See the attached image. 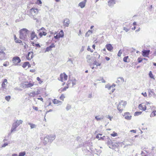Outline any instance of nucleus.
Masks as SVG:
<instances>
[{"label": "nucleus", "mask_w": 156, "mask_h": 156, "mask_svg": "<svg viewBox=\"0 0 156 156\" xmlns=\"http://www.w3.org/2000/svg\"><path fill=\"white\" fill-rule=\"evenodd\" d=\"M122 54V51L121 50H120L119 51V52L117 54V55L119 57H120V56H121Z\"/></svg>", "instance_id": "43"}, {"label": "nucleus", "mask_w": 156, "mask_h": 156, "mask_svg": "<svg viewBox=\"0 0 156 156\" xmlns=\"http://www.w3.org/2000/svg\"><path fill=\"white\" fill-rule=\"evenodd\" d=\"M34 84L32 83H28V84H25L23 85V87H30L33 86Z\"/></svg>", "instance_id": "20"}, {"label": "nucleus", "mask_w": 156, "mask_h": 156, "mask_svg": "<svg viewBox=\"0 0 156 156\" xmlns=\"http://www.w3.org/2000/svg\"><path fill=\"white\" fill-rule=\"evenodd\" d=\"M8 144L7 143H5L3 144L2 145V147H5L6 146L8 145Z\"/></svg>", "instance_id": "51"}, {"label": "nucleus", "mask_w": 156, "mask_h": 156, "mask_svg": "<svg viewBox=\"0 0 156 156\" xmlns=\"http://www.w3.org/2000/svg\"><path fill=\"white\" fill-rule=\"evenodd\" d=\"M49 138L48 136H46L44 139V140L46 142H49Z\"/></svg>", "instance_id": "38"}, {"label": "nucleus", "mask_w": 156, "mask_h": 156, "mask_svg": "<svg viewBox=\"0 0 156 156\" xmlns=\"http://www.w3.org/2000/svg\"><path fill=\"white\" fill-rule=\"evenodd\" d=\"M115 4V0H109L108 2V5L110 7L113 6Z\"/></svg>", "instance_id": "12"}, {"label": "nucleus", "mask_w": 156, "mask_h": 156, "mask_svg": "<svg viewBox=\"0 0 156 156\" xmlns=\"http://www.w3.org/2000/svg\"><path fill=\"white\" fill-rule=\"evenodd\" d=\"M5 83H7V80L6 79H4L2 84V87L3 89L5 88Z\"/></svg>", "instance_id": "19"}, {"label": "nucleus", "mask_w": 156, "mask_h": 156, "mask_svg": "<svg viewBox=\"0 0 156 156\" xmlns=\"http://www.w3.org/2000/svg\"><path fill=\"white\" fill-rule=\"evenodd\" d=\"M29 64V62H26L24 63L23 64V65L22 67L23 68H25L27 66V65Z\"/></svg>", "instance_id": "28"}, {"label": "nucleus", "mask_w": 156, "mask_h": 156, "mask_svg": "<svg viewBox=\"0 0 156 156\" xmlns=\"http://www.w3.org/2000/svg\"><path fill=\"white\" fill-rule=\"evenodd\" d=\"M149 94H151V93L153 95L155 94L154 93L153 91V90H149Z\"/></svg>", "instance_id": "47"}, {"label": "nucleus", "mask_w": 156, "mask_h": 156, "mask_svg": "<svg viewBox=\"0 0 156 156\" xmlns=\"http://www.w3.org/2000/svg\"><path fill=\"white\" fill-rule=\"evenodd\" d=\"M105 87L107 88L108 90H110L111 89L112 86H110L109 84H108L105 85Z\"/></svg>", "instance_id": "30"}, {"label": "nucleus", "mask_w": 156, "mask_h": 156, "mask_svg": "<svg viewBox=\"0 0 156 156\" xmlns=\"http://www.w3.org/2000/svg\"><path fill=\"white\" fill-rule=\"evenodd\" d=\"M27 124L29 125H30V127H31V129H33V128H35L36 127V125L34 124H32V123H31L30 122H28L27 123Z\"/></svg>", "instance_id": "24"}, {"label": "nucleus", "mask_w": 156, "mask_h": 156, "mask_svg": "<svg viewBox=\"0 0 156 156\" xmlns=\"http://www.w3.org/2000/svg\"><path fill=\"white\" fill-rule=\"evenodd\" d=\"M54 37L56 39H58L60 38V37L58 35H56V36H55Z\"/></svg>", "instance_id": "50"}, {"label": "nucleus", "mask_w": 156, "mask_h": 156, "mask_svg": "<svg viewBox=\"0 0 156 156\" xmlns=\"http://www.w3.org/2000/svg\"><path fill=\"white\" fill-rule=\"evenodd\" d=\"M29 32L30 31L26 28L21 29L20 31V38L25 41H27L28 38L27 34H29Z\"/></svg>", "instance_id": "1"}, {"label": "nucleus", "mask_w": 156, "mask_h": 156, "mask_svg": "<svg viewBox=\"0 0 156 156\" xmlns=\"http://www.w3.org/2000/svg\"><path fill=\"white\" fill-rule=\"evenodd\" d=\"M150 50H144L142 51V55L144 57H148L150 52Z\"/></svg>", "instance_id": "10"}, {"label": "nucleus", "mask_w": 156, "mask_h": 156, "mask_svg": "<svg viewBox=\"0 0 156 156\" xmlns=\"http://www.w3.org/2000/svg\"><path fill=\"white\" fill-rule=\"evenodd\" d=\"M71 107L70 105H68L66 107V109L67 110H68L71 108Z\"/></svg>", "instance_id": "56"}, {"label": "nucleus", "mask_w": 156, "mask_h": 156, "mask_svg": "<svg viewBox=\"0 0 156 156\" xmlns=\"http://www.w3.org/2000/svg\"><path fill=\"white\" fill-rule=\"evenodd\" d=\"M70 23L69 20L68 19H66L64 21V25L66 27H68Z\"/></svg>", "instance_id": "14"}, {"label": "nucleus", "mask_w": 156, "mask_h": 156, "mask_svg": "<svg viewBox=\"0 0 156 156\" xmlns=\"http://www.w3.org/2000/svg\"><path fill=\"white\" fill-rule=\"evenodd\" d=\"M155 116H156V110L153 111L150 115V116L151 117H153Z\"/></svg>", "instance_id": "29"}, {"label": "nucleus", "mask_w": 156, "mask_h": 156, "mask_svg": "<svg viewBox=\"0 0 156 156\" xmlns=\"http://www.w3.org/2000/svg\"><path fill=\"white\" fill-rule=\"evenodd\" d=\"M15 41L16 43H22L21 41L18 39H17Z\"/></svg>", "instance_id": "46"}, {"label": "nucleus", "mask_w": 156, "mask_h": 156, "mask_svg": "<svg viewBox=\"0 0 156 156\" xmlns=\"http://www.w3.org/2000/svg\"><path fill=\"white\" fill-rule=\"evenodd\" d=\"M23 121L21 120H17L16 122H14L12 125V127L11 128V132L15 131L16 128L20 124L22 123Z\"/></svg>", "instance_id": "3"}, {"label": "nucleus", "mask_w": 156, "mask_h": 156, "mask_svg": "<svg viewBox=\"0 0 156 156\" xmlns=\"http://www.w3.org/2000/svg\"><path fill=\"white\" fill-rule=\"evenodd\" d=\"M47 34V33L44 31H42L39 33V35L41 37H42V36H45Z\"/></svg>", "instance_id": "25"}, {"label": "nucleus", "mask_w": 156, "mask_h": 156, "mask_svg": "<svg viewBox=\"0 0 156 156\" xmlns=\"http://www.w3.org/2000/svg\"><path fill=\"white\" fill-rule=\"evenodd\" d=\"M142 112H136L134 113V115L135 116H138L139 115H141L142 113Z\"/></svg>", "instance_id": "31"}, {"label": "nucleus", "mask_w": 156, "mask_h": 156, "mask_svg": "<svg viewBox=\"0 0 156 156\" xmlns=\"http://www.w3.org/2000/svg\"><path fill=\"white\" fill-rule=\"evenodd\" d=\"M35 45V46H36V47H41L39 44H36Z\"/></svg>", "instance_id": "62"}, {"label": "nucleus", "mask_w": 156, "mask_h": 156, "mask_svg": "<svg viewBox=\"0 0 156 156\" xmlns=\"http://www.w3.org/2000/svg\"><path fill=\"white\" fill-rule=\"evenodd\" d=\"M128 58V56H126L125 57L123 58V61L124 62H127V59Z\"/></svg>", "instance_id": "41"}, {"label": "nucleus", "mask_w": 156, "mask_h": 156, "mask_svg": "<svg viewBox=\"0 0 156 156\" xmlns=\"http://www.w3.org/2000/svg\"><path fill=\"white\" fill-rule=\"evenodd\" d=\"M141 94L143 95L144 97H146L147 96V94L146 92H145L144 93H142Z\"/></svg>", "instance_id": "58"}, {"label": "nucleus", "mask_w": 156, "mask_h": 156, "mask_svg": "<svg viewBox=\"0 0 156 156\" xmlns=\"http://www.w3.org/2000/svg\"><path fill=\"white\" fill-rule=\"evenodd\" d=\"M129 114H130V113L129 112H125L124 113V114L123 115V116H125L126 115H129Z\"/></svg>", "instance_id": "61"}, {"label": "nucleus", "mask_w": 156, "mask_h": 156, "mask_svg": "<svg viewBox=\"0 0 156 156\" xmlns=\"http://www.w3.org/2000/svg\"><path fill=\"white\" fill-rule=\"evenodd\" d=\"M138 108L140 110L143 111H145L146 110L147 107L145 105H142V104H140L139 105Z\"/></svg>", "instance_id": "15"}, {"label": "nucleus", "mask_w": 156, "mask_h": 156, "mask_svg": "<svg viewBox=\"0 0 156 156\" xmlns=\"http://www.w3.org/2000/svg\"><path fill=\"white\" fill-rule=\"evenodd\" d=\"M37 35L35 34L34 31H32L30 34V39L34 40V41H37Z\"/></svg>", "instance_id": "8"}, {"label": "nucleus", "mask_w": 156, "mask_h": 156, "mask_svg": "<svg viewBox=\"0 0 156 156\" xmlns=\"http://www.w3.org/2000/svg\"><path fill=\"white\" fill-rule=\"evenodd\" d=\"M14 89L15 90H18L19 91H22V90L21 89L18 87H16V88H14Z\"/></svg>", "instance_id": "49"}, {"label": "nucleus", "mask_w": 156, "mask_h": 156, "mask_svg": "<svg viewBox=\"0 0 156 156\" xmlns=\"http://www.w3.org/2000/svg\"><path fill=\"white\" fill-rule=\"evenodd\" d=\"M124 81V79L122 77H119L118 78L117 80L116 83H119L120 82L123 83Z\"/></svg>", "instance_id": "18"}, {"label": "nucleus", "mask_w": 156, "mask_h": 156, "mask_svg": "<svg viewBox=\"0 0 156 156\" xmlns=\"http://www.w3.org/2000/svg\"><path fill=\"white\" fill-rule=\"evenodd\" d=\"M67 76L66 74L65 73L63 74H61L60 76V77L58 78V80L61 81L63 82V80H66L67 79Z\"/></svg>", "instance_id": "7"}, {"label": "nucleus", "mask_w": 156, "mask_h": 156, "mask_svg": "<svg viewBox=\"0 0 156 156\" xmlns=\"http://www.w3.org/2000/svg\"><path fill=\"white\" fill-rule=\"evenodd\" d=\"M149 76L151 78H153L154 77L153 74L151 73V71H150L149 74Z\"/></svg>", "instance_id": "44"}, {"label": "nucleus", "mask_w": 156, "mask_h": 156, "mask_svg": "<svg viewBox=\"0 0 156 156\" xmlns=\"http://www.w3.org/2000/svg\"><path fill=\"white\" fill-rule=\"evenodd\" d=\"M59 36L60 37H62L64 36V33L62 30H61L58 34Z\"/></svg>", "instance_id": "26"}, {"label": "nucleus", "mask_w": 156, "mask_h": 156, "mask_svg": "<svg viewBox=\"0 0 156 156\" xmlns=\"http://www.w3.org/2000/svg\"><path fill=\"white\" fill-rule=\"evenodd\" d=\"M126 104V101H121L119 102L117 107V108L120 113L122 112L123 108H125Z\"/></svg>", "instance_id": "2"}, {"label": "nucleus", "mask_w": 156, "mask_h": 156, "mask_svg": "<svg viewBox=\"0 0 156 156\" xmlns=\"http://www.w3.org/2000/svg\"><path fill=\"white\" fill-rule=\"evenodd\" d=\"M33 16V18L34 20H36V22L37 23H38L39 22V20L38 19L36 18L35 16Z\"/></svg>", "instance_id": "40"}, {"label": "nucleus", "mask_w": 156, "mask_h": 156, "mask_svg": "<svg viewBox=\"0 0 156 156\" xmlns=\"http://www.w3.org/2000/svg\"><path fill=\"white\" fill-rule=\"evenodd\" d=\"M36 95V93L35 92L30 93L29 95L30 96L32 97H34Z\"/></svg>", "instance_id": "36"}, {"label": "nucleus", "mask_w": 156, "mask_h": 156, "mask_svg": "<svg viewBox=\"0 0 156 156\" xmlns=\"http://www.w3.org/2000/svg\"><path fill=\"white\" fill-rule=\"evenodd\" d=\"M52 102H53V103L54 104H61L62 103V102L61 101H59L58 100H56V99H54L53 100Z\"/></svg>", "instance_id": "22"}, {"label": "nucleus", "mask_w": 156, "mask_h": 156, "mask_svg": "<svg viewBox=\"0 0 156 156\" xmlns=\"http://www.w3.org/2000/svg\"><path fill=\"white\" fill-rule=\"evenodd\" d=\"M33 51L29 52L26 57L27 59L29 60H30L33 57Z\"/></svg>", "instance_id": "11"}, {"label": "nucleus", "mask_w": 156, "mask_h": 156, "mask_svg": "<svg viewBox=\"0 0 156 156\" xmlns=\"http://www.w3.org/2000/svg\"><path fill=\"white\" fill-rule=\"evenodd\" d=\"M38 12L37 9L32 8L30 11V16L31 17V16H36Z\"/></svg>", "instance_id": "5"}, {"label": "nucleus", "mask_w": 156, "mask_h": 156, "mask_svg": "<svg viewBox=\"0 0 156 156\" xmlns=\"http://www.w3.org/2000/svg\"><path fill=\"white\" fill-rule=\"evenodd\" d=\"M51 49V48H50L49 47H48L46 48V49L45 51H50Z\"/></svg>", "instance_id": "48"}, {"label": "nucleus", "mask_w": 156, "mask_h": 156, "mask_svg": "<svg viewBox=\"0 0 156 156\" xmlns=\"http://www.w3.org/2000/svg\"><path fill=\"white\" fill-rule=\"evenodd\" d=\"M49 47L51 49L53 48H55V45H54V43H52Z\"/></svg>", "instance_id": "52"}, {"label": "nucleus", "mask_w": 156, "mask_h": 156, "mask_svg": "<svg viewBox=\"0 0 156 156\" xmlns=\"http://www.w3.org/2000/svg\"><path fill=\"white\" fill-rule=\"evenodd\" d=\"M65 98L64 95L63 94H62L61 96L59 98L61 100L63 101L64 98Z\"/></svg>", "instance_id": "42"}, {"label": "nucleus", "mask_w": 156, "mask_h": 156, "mask_svg": "<svg viewBox=\"0 0 156 156\" xmlns=\"http://www.w3.org/2000/svg\"><path fill=\"white\" fill-rule=\"evenodd\" d=\"M105 137V136H103L102 137H100V139L99 140H104V138Z\"/></svg>", "instance_id": "59"}, {"label": "nucleus", "mask_w": 156, "mask_h": 156, "mask_svg": "<svg viewBox=\"0 0 156 156\" xmlns=\"http://www.w3.org/2000/svg\"><path fill=\"white\" fill-rule=\"evenodd\" d=\"M78 5L81 8H84L85 5V2H81L79 3Z\"/></svg>", "instance_id": "21"}, {"label": "nucleus", "mask_w": 156, "mask_h": 156, "mask_svg": "<svg viewBox=\"0 0 156 156\" xmlns=\"http://www.w3.org/2000/svg\"><path fill=\"white\" fill-rule=\"evenodd\" d=\"M104 118V116L103 115H102L100 117H99L98 116H97L95 117V119H96L98 121L100 120L101 119H103Z\"/></svg>", "instance_id": "23"}, {"label": "nucleus", "mask_w": 156, "mask_h": 156, "mask_svg": "<svg viewBox=\"0 0 156 156\" xmlns=\"http://www.w3.org/2000/svg\"><path fill=\"white\" fill-rule=\"evenodd\" d=\"M92 33V31L90 30H89L87 32L86 34V36L88 37Z\"/></svg>", "instance_id": "27"}, {"label": "nucleus", "mask_w": 156, "mask_h": 156, "mask_svg": "<svg viewBox=\"0 0 156 156\" xmlns=\"http://www.w3.org/2000/svg\"><path fill=\"white\" fill-rule=\"evenodd\" d=\"M87 50L88 51H90L91 52H92L93 51V50H92L89 46H88Z\"/></svg>", "instance_id": "57"}, {"label": "nucleus", "mask_w": 156, "mask_h": 156, "mask_svg": "<svg viewBox=\"0 0 156 156\" xmlns=\"http://www.w3.org/2000/svg\"><path fill=\"white\" fill-rule=\"evenodd\" d=\"M125 118L127 120H130L131 119L132 116L131 115H126Z\"/></svg>", "instance_id": "35"}, {"label": "nucleus", "mask_w": 156, "mask_h": 156, "mask_svg": "<svg viewBox=\"0 0 156 156\" xmlns=\"http://www.w3.org/2000/svg\"><path fill=\"white\" fill-rule=\"evenodd\" d=\"M93 64L94 65H95L97 66H99L101 65V63H98L96 60L94 61V63Z\"/></svg>", "instance_id": "34"}, {"label": "nucleus", "mask_w": 156, "mask_h": 156, "mask_svg": "<svg viewBox=\"0 0 156 156\" xmlns=\"http://www.w3.org/2000/svg\"><path fill=\"white\" fill-rule=\"evenodd\" d=\"M26 154V152L25 151L21 152L19 153L18 156H24Z\"/></svg>", "instance_id": "37"}, {"label": "nucleus", "mask_w": 156, "mask_h": 156, "mask_svg": "<svg viewBox=\"0 0 156 156\" xmlns=\"http://www.w3.org/2000/svg\"><path fill=\"white\" fill-rule=\"evenodd\" d=\"M117 135V133L114 132V133L111 134V135L112 136H115Z\"/></svg>", "instance_id": "55"}, {"label": "nucleus", "mask_w": 156, "mask_h": 156, "mask_svg": "<svg viewBox=\"0 0 156 156\" xmlns=\"http://www.w3.org/2000/svg\"><path fill=\"white\" fill-rule=\"evenodd\" d=\"M1 54H5V53L3 52V51L1 49H0V55Z\"/></svg>", "instance_id": "60"}, {"label": "nucleus", "mask_w": 156, "mask_h": 156, "mask_svg": "<svg viewBox=\"0 0 156 156\" xmlns=\"http://www.w3.org/2000/svg\"><path fill=\"white\" fill-rule=\"evenodd\" d=\"M68 88V87H65L62 88L61 90V91H64L66 90V89Z\"/></svg>", "instance_id": "53"}, {"label": "nucleus", "mask_w": 156, "mask_h": 156, "mask_svg": "<svg viewBox=\"0 0 156 156\" xmlns=\"http://www.w3.org/2000/svg\"><path fill=\"white\" fill-rule=\"evenodd\" d=\"M107 143L110 148L112 149L115 148V146L113 144V143L112 142V141L111 140H109L108 141H107Z\"/></svg>", "instance_id": "9"}, {"label": "nucleus", "mask_w": 156, "mask_h": 156, "mask_svg": "<svg viewBox=\"0 0 156 156\" xmlns=\"http://www.w3.org/2000/svg\"><path fill=\"white\" fill-rule=\"evenodd\" d=\"M11 98V97L10 96L8 95L5 97V99L7 101H9Z\"/></svg>", "instance_id": "39"}, {"label": "nucleus", "mask_w": 156, "mask_h": 156, "mask_svg": "<svg viewBox=\"0 0 156 156\" xmlns=\"http://www.w3.org/2000/svg\"><path fill=\"white\" fill-rule=\"evenodd\" d=\"M76 80L75 78L72 79L71 80H68L67 82L68 86L71 87H73L76 85Z\"/></svg>", "instance_id": "6"}, {"label": "nucleus", "mask_w": 156, "mask_h": 156, "mask_svg": "<svg viewBox=\"0 0 156 156\" xmlns=\"http://www.w3.org/2000/svg\"><path fill=\"white\" fill-rule=\"evenodd\" d=\"M87 61L89 64L90 65H92L90 56V55H87L86 56Z\"/></svg>", "instance_id": "17"}, {"label": "nucleus", "mask_w": 156, "mask_h": 156, "mask_svg": "<svg viewBox=\"0 0 156 156\" xmlns=\"http://www.w3.org/2000/svg\"><path fill=\"white\" fill-rule=\"evenodd\" d=\"M94 55L95 56H96L95 57L98 58H99L100 55L98 54L97 52H94Z\"/></svg>", "instance_id": "33"}, {"label": "nucleus", "mask_w": 156, "mask_h": 156, "mask_svg": "<svg viewBox=\"0 0 156 156\" xmlns=\"http://www.w3.org/2000/svg\"><path fill=\"white\" fill-rule=\"evenodd\" d=\"M37 2L38 3V4H41L42 3V2L41 0H38L37 1Z\"/></svg>", "instance_id": "64"}, {"label": "nucleus", "mask_w": 156, "mask_h": 156, "mask_svg": "<svg viewBox=\"0 0 156 156\" xmlns=\"http://www.w3.org/2000/svg\"><path fill=\"white\" fill-rule=\"evenodd\" d=\"M12 61L14 63V65L17 66L18 65L19 63L20 62L21 59L19 57L16 56L13 58Z\"/></svg>", "instance_id": "4"}, {"label": "nucleus", "mask_w": 156, "mask_h": 156, "mask_svg": "<svg viewBox=\"0 0 156 156\" xmlns=\"http://www.w3.org/2000/svg\"><path fill=\"white\" fill-rule=\"evenodd\" d=\"M105 47L107 49L110 51H111L113 49V47L110 44H107L106 45Z\"/></svg>", "instance_id": "13"}, {"label": "nucleus", "mask_w": 156, "mask_h": 156, "mask_svg": "<svg viewBox=\"0 0 156 156\" xmlns=\"http://www.w3.org/2000/svg\"><path fill=\"white\" fill-rule=\"evenodd\" d=\"M49 137V142L51 143L55 139V136L54 135H51L48 136Z\"/></svg>", "instance_id": "16"}, {"label": "nucleus", "mask_w": 156, "mask_h": 156, "mask_svg": "<svg viewBox=\"0 0 156 156\" xmlns=\"http://www.w3.org/2000/svg\"><path fill=\"white\" fill-rule=\"evenodd\" d=\"M143 60V59L142 58L139 57L138 58L137 60L138 63H140L142 62Z\"/></svg>", "instance_id": "45"}, {"label": "nucleus", "mask_w": 156, "mask_h": 156, "mask_svg": "<svg viewBox=\"0 0 156 156\" xmlns=\"http://www.w3.org/2000/svg\"><path fill=\"white\" fill-rule=\"evenodd\" d=\"M67 62L68 63V64H73V61L72 59L70 58H68Z\"/></svg>", "instance_id": "32"}, {"label": "nucleus", "mask_w": 156, "mask_h": 156, "mask_svg": "<svg viewBox=\"0 0 156 156\" xmlns=\"http://www.w3.org/2000/svg\"><path fill=\"white\" fill-rule=\"evenodd\" d=\"M123 30H124L125 31H126V32H127L129 31V29L126 27H124L123 28Z\"/></svg>", "instance_id": "54"}, {"label": "nucleus", "mask_w": 156, "mask_h": 156, "mask_svg": "<svg viewBox=\"0 0 156 156\" xmlns=\"http://www.w3.org/2000/svg\"><path fill=\"white\" fill-rule=\"evenodd\" d=\"M33 108L36 111H37L38 110V108L37 107L33 106Z\"/></svg>", "instance_id": "63"}]
</instances>
